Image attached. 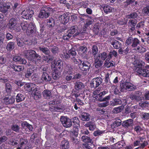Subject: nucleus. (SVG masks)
<instances>
[{
  "label": "nucleus",
  "instance_id": "obj_56",
  "mask_svg": "<svg viewBox=\"0 0 149 149\" xmlns=\"http://www.w3.org/2000/svg\"><path fill=\"white\" fill-rule=\"evenodd\" d=\"M143 12L145 15L149 16V6L144 7L143 10Z\"/></svg>",
  "mask_w": 149,
  "mask_h": 149
},
{
  "label": "nucleus",
  "instance_id": "obj_55",
  "mask_svg": "<svg viewBox=\"0 0 149 149\" xmlns=\"http://www.w3.org/2000/svg\"><path fill=\"white\" fill-rule=\"evenodd\" d=\"M105 131H101L100 130H97L94 132L93 134L94 136H96L101 135L102 134L104 133Z\"/></svg>",
  "mask_w": 149,
  "mask_h": 149
},
{
  "label": "nucleus",
  "instance_id": "obj_63",
  "mask_svg": "<svg viewBox=\"0 0 149 149\" xmlns=\"http://www.w3.org/2000/svg\"><path fill=\"white\" fill-rule=\"evenodd\" d=\"M139 106L143 108H146L149 106V103L147 101H145L142 103H139Z\"/></svg>",
  "mask_w": 149,
  "mask_h": 149
},
{
  "label": "nucleus",
  "instance_id": "obj_32",
  "mask_svg": "<svg viewBox=\"0 0 149 149\" xmlns=\"http://www.w3.org/2000/svg\"><path fill=\"white\" fill-rule=\"evenodd\" d=\"M122 102L121 99L118 98H115L110 102L112 106H115L121 104Z\"/></svg>",
  "mask_w": 149,
  "mask_h": 149
},
{
  "label": "nucleus",
  "instance_id": "obj_21",
  "mask_svg": "<svg viewBox=\"0 0 149 149\" xmlns=\"http://www.w3.org/2000/svg\"><path fill=\"white\" fill-rule=\"evenodd\" d=\"M114 77H113L111 75L109 74V73L106 74L105 76V83L108 85L111 86L112 84L111 81L113 80Z\"/></svg>",
  "mask_w": 149,
  "mask_h": 149
},
{
  "label": "nucleus",
  "instance_id": "obj_62",
  "mask_svg": "<svg viewBox=\"0 0 149 149\" xmlns=\"http://www.w3.org/2000/svg\"><path fill=\"white\" fill-rule=\"evenodd\" d=\"M22 125L23 127H27V128H28L30 130H32V127L31 125L29 124L26 122L22 123Z\"/></svg>",
  "mask_w": 149,
  "mask_h": 149
},
{
  "label": "nucleus",
  "instance_id": "obj_44",
  "mask_svg": "<svg viewBox=\"0 0 149 149\" xmlns=\"http://www.w3.org/2000/svg\"><path fill=\"white\" fill-rule=\"evenodd\" d=\"M138 11H137L136 12H133L130 14L127 15L126 16V18L128 19H134L137 18L138 15L137 12H138Z\"/></svg>",
  "mask_w": 149,
  "mask_h": 149
},
{
  "label": "nucleus",
  "instance_id": "obj_43",
  "mask_svg": "<svg viewBox=\"0 0 149 149\" xmlns=\"http://www.w3.org/2000/svg\"><path fill=\"white\" fill-rule=\"evenodd\" d=\"M29 25L30 24L26 22H24L21 24L22 29L24 31H25L27 30Z\"/></svg>",
  "mask_w": 149,
  "mask_h": 149
},
{
  "label": "nucleus",
  "instance_id": "obj_22",
  "mask_svg": "<svg viewBox=\"0 0 149 149\" xmlns=\"http://www.w3.org/2000/svg\"><path fill=\"white\" fill-rule=\"evenodd\" d=\"M121 125H122L121 120L119 118H117L115 119V120L111 124V126L112 129H114L117 127L120 126Z\"/></svg>",
  "mask_w": 149,
  "mask_h": 149
},
{
  "label": "nucleus",
  "instance_id": "obj_38",
  "mask_svg": "<svg viewBox=\"0 0 149 149\" xmlns=\"http://www.w3.org/2000/svg\"><path fill=\"white\" fill-rule=\"evenodd\" d=\"M42 94L44 97L46 99L49 97L51 96L52 93L50 91L45 90H44L42 92Z\"/></svg>",
  "mask_w": 149,
  "mask_h": 149
},
{
  "label": "nucleus",
  "instance_id": "obj_60",
  "mask_svg": "<svg viewBox=\"0 0 149 149\" xmlns=\"http://www.w3.org/2000/svg\"><path fill=\"white\" fill-rule=\"evenodd\" d=\"M11 128L13 131L16 132H18L20 129V128L19 126L16 124L12 125Z\"/></svg>",
  "mask_w": 149,
  "mask_h": 149
},
{
  "label": "nucleus",
  "instance_id": "obj_10",
  "mask_svg": "<svg viewBox=\"0 0 149 149\" xmlns=\"http://www.w3.org/2000/svg\"><path fill=\"white\" fill-rule=\"evenodd\" d=\"M33 14V11L31 9L24 10L22 13V17L24 19H29L32 17Z\"/></svg>",
  "mask_w": 149,
  "mask_h": 149
},
{
  "label": "nucleus",
  "instance_id": "obj_61",
  "mask_svg": "<svg viewBox=\"0 0 149 149\" xmlns=\"http://www.w3.org/2000/svg\"><path fill=\"white\" fill-rule=\"evenodd\" d=\"M6 89L8 93H10L12 90V88L10 84L9 83H6L5 84Z\"/></svg>",
  "mask_w": 149,
  "mask_h": 149
},
{
  "label": "nucleus",
  "instance_id": "obj_15",
  "mask_svg": "<svg viewBox=\"0 0 149 149\" xmlns=\"http://www.w3.org/2000/svg\"><path fill=\"white\" fill-rule=\"evenodd\" d=\"M70 17V16L69 14H64L59 17V19L61 23L65 24L69 21Z\"/></svg>",
  "mask_w": 149,
  "mask_h": 149
},
{
  "label": "nucleus",
  "instance_id": "obj_6",
  "mask_svg": "<svg viewBox=\"0 0 149 149\" xmlns=\"http://www.w3.org/2000/svg\"><path fill=\"white\" fill-rule=\"evenodd\" d=\"M52 9L49 7H45L43 9L41 10L38 15L40 18H47L50 15V12L52 11Z\"/></svg>",
  "mask_w": 149,
  "mask_h": 149
},
{
  "label": "nucleus",
  "instance_id": "obj_35",
  "mask_svg": "<svg viewBox=\"0 0 149 149\" xmlns=\"http://www.w3.org/2000/svg\"><path fill=\"white\" fill-rule=\"evenodd\" d=\"M111 43V45L115 49H118L121 47V43L118 41L116 40H113Z\"/></svg>",
  "mask_w": 149,
  "mask_h": 149
},
{
  "label": "nucleus",
  "instance_id": "obj_49",
  "mask_svg": "<svg viewBox=\"0 0 149 149\" xmlns=\"http://www.w3.org/2000/svg\"><path fill=\"white\" fill-rule=\"evenodd\" d=\"M77 29L78 27L77 26H73L71 27L68 31L69 33H70L72 35L75 32L77 31Z\"/></svg>",
  "mask_w": 149,
  "mask_h": 149
},
{
  "label": "nucleus",
  "instance_id": "obj_13",
  "mask_svg": "<svg viewBox=\"0 0 149 149\" xmlns=\"http://www.w3.org/2000/svg\"><path fill=\"white\" fill-rule=\"evenodd\" d=\"M17 24L16 19L14 18H11L7 24V26L8 28L11 30H14L16 27Z\"/></svg>",
  "mask_w": 149,
  "mask_h": 149
},
{
  "label": "nucleus",
  "instance_id": "obj_3",
  "mask_svg": "<svg viewBox=\"0 0 149 149\" xmlns=\"http://www.w3.org/2000/svg\"><path fill=\"white\" fill-rule=\"evenodd\" d=\"M80 63L78 64V66L80 69L83 71V74L85 75L89 71L91 67V64L86 61H83L81 60H79Z\"/></svg>",
  "mask_w": 149,
  "mask_h": 149
},
{
  "label": "nucleus",
  "instance_id": "obj_45",
  "mask_svg": "<svg viewBox=\"0 0 149 149\" xmlns=\"http://www.w3.org/2000/svg\"><path fill=\"white\" fill-rule=\"evenodd\" d=\"M108 55H107L105 52H103L101 53H100L98 54V57L99 58L102 60H104L106 58L108 57Z\"/></svg>",
  "mask_w": 149,
  "mask_h": 149
},
{
  "label": "nucleus",
  "instance_id": "obj_52",
  "mask_svg": "<svg viewBox=\"0 0 149 149\" xmlns=\"http://www.w3.org/2000/svg\"><path fill=\"white\" fill-rule=\"evenodd\" d=\"M33 72V70H32L31 67L29 68L25 74V77L27 78L30 77Z\"/></svg>",
  "mask_w": 149,
  "mask_h": 149
},
{
  "label": "nucleus",
  "instance_id": "obj_11",
  "mask_svg": "<svg viewBox=\"0 0 149 149\" xmlns=\"http://www.w3.org/2000/svg\"><path fill=\"white\" fill-rule=\"evenodd\" d=\"M148 144L147 142L145 141L144 139L141 137H139V141H137L134 142V146H139L136 149H139V148H143Z\"/></svg>",
  "mask_w": 149,
  "mask_h": 149
},
{
  "label": "nucleus",
  "instance_id": "obj_7",
  "mask_svg": "<svg viewBox=\"0 0 149 149\" xmlns=\"http://www.w3.org/2000/svg\"><path fill=\"white\" fill-rule=\"evenodd\" d=\"M60 120L63 125L65 127H70L72 125L71 120L66 116H62Z\"/></svg>",
  "mask_w": 149,
  "mask_h": 149
},
{
  "label": "nucleus",
  "instance_id": "obj_27",
  "mask_svg": "<svg viewBox=\"0 0 149 149\" xmlns=\"http://www.w3.org/2000/svg\"><path fill=\"white\" fill-rule=\"evenodd\" d=\"M47 20V27L49 28H52L54 26L55 24L54 20L53 18L51 17Z\"/></svg>",
  "mask_w": 149,
  "mask_h": 149
},
{
  "label": "nucleus",
  "instance_id": "obj_30",
  "mask_svg": "<svg viewBox=\"0 0 149 149\" xmlns=\"http://www.w3.org/2000/svg\"><path fill=\"white\" fill-rule=\"evenodd\" d=\"M3 100L6 104H11L13 103L15 101V98L12 97H5Z\"/></svg>",
  "mask_w": 149,
  "mask_h": 149
},
{
  "label": "nucleus",
  "instance_id": "obj_34",
  "mask_svg": "<svg viewBox=\"0 0 149 149\" xmlns=\"http://www.w3.org/2000/svg\"><path fill=\"white\" fill-rule=\"evenodd\" d=\"M52 70L53 71L52 72V76L53 79L54 80L57 79L60 76L61 72L58 70Z\"/></svg>",
  "mask_w": 149,
  "mask_h": 149
},
{
  "label": "nucleus",
  "instance_id": "obj_36",
  "mask_svg": "<svg viewBox=\"0 0 149 149\" xmlns=\"http://www.w3.org/2000/svg\"><path fill=\"white\" fill-rule=\"evenodd\" d=\"M62 149H68L69 148V143L67 140H64L61 143Z\"/></svg>",
  "mask_w": 149,
  "mask_h": 149
},
{
  "label": "nucleus",
  "instance_id": "obj_2",
  "mask_svg": "<svg viewBox=\"0 0 149 149\" xmlns=\"http://www.w3.org/2000/svg\"><path fill=\"white\" fill-rule=\"evenodd\" d=\"M24 54L26 58L30 61H33L36 58L38 61H40L42 58L40 55L37 54L35 51L31 49L25 51Z\"/></svg>",
  "mask_w": 149,
  "mask_h": 149
},
{
  "label": "nucleus",
  "instance_id": "obj_57",
  "mask_svg": "<svg viewBox=\"0 0 149 149\" xmlns=\"http://www.w3.org/2000/svg\"><path fill=\"white\" fill-rule=\"evenodd\" d=\"M144 25V22H140L137 24L136 28L138 30H142L141 29L143 27Z\"/></svg>",
  "mask_w": 149,
  "mask_h": 149
},
{
  "label": "nucleus",
  "instance_id": "obj_8",
  "mask_svg": "<svg viewBox=\"0 0 149 149\" xmlns=\"http://www.w3.org/2000/svg\"><path fill=\"white\" fill-rule=\"evenodd\" d=\"M63 63L60 60L55 62L51 65V69L52 70H59L61 71L63 68Z\"/></svg>",
  "mask_w": 149,
  "mask_h": 149
},
{
  "label": "nucleus",
  "instance_id": "obj_41",
  "mask_svg": "<svg viewBox=\"0 0 149 149\" xmlns=\"http://www.w3.org/2000/svg\"><path fill=\"white\" fill-rule=\"evenodd\" d=\"M103 9L104 13L107 14L109 13H111L112 10V9L110 6L105 5L103 8Z\"/></svg>",
  "mask_w": 149,
  "mask_h": 149
},
{
  "label": "nucleus",
  "instance_id": "obj_42",
  "mask_svg": "<svg viewBox=\"0 0 149 149\" xmlns=\"http://www.w3.org/2000/svg\"><path fill=\"white\" fill-rule=\"evenodd\" d=\"M84 87L83 84L81 82L78 81L75 83V88L76 89L79 90L82 89Z\"/></svg>",
  "mask_w": 149,
  "mask_h": 149
},
{
  "label": "nucleus",
  "instance_id": "obj_51",
  "mask_svg": "<svg viewBox=\"0 0 149 149\" xmlns=\"http://www.w3.org/2000/svg\"><path fill=\"white\" fill-rule=\"evenodd\" d=\"M72 35L70 33H69V32L67 31V32L65 33L63 36V39L64 40H68Z\"/></svg>",
  "mask_w": 149,
  "mask_h": 149
},
{
  "label": "nucleus",
  "instance_id": "obj_24",
  "mask_svg": "<svg viewBox=\"0 0 149 149\" xmlns=\"http://www.w3.org/2000/svg\"><path fill=\"white\" fill-rule=\"evenodd\" d=\"M81 139L82 141L86 143L93 144V142L92 141V139L86 135H83Z\"/></svg>",
  "mask_w": 149,
  "mask_h": 149
},
{
  "label": "nucleus",
  "instance_id": "obj_25",
  "mask_svg": "<svg viewBox=\"0 0 149 149\" xmlns=\"http://www.w3.org/2000/svg\"><path fill=\"white\" fill-rule=\"evenodd\" d=\"M85 126L86 127H89V129L91 131L94 130L96 128L95 124L94 123L90 121L85 124Z\"/></svg>",
  "mask_w": 149,
  "mask_h": 149
},
{
  "label": "nucleus",
  "instance_id": "obj_20",
  "mask_svg": "<svg viewBox=\"0 0 149 149\" xmlns=\"http://www.w3.org/2000/svg\"><path fill=\"white\" fill-rule=\"evenodd\" d=\"M24 87L26 90L29 92H32L33 90L36 87V85L32 83H27L24 85Z\"/></svg>",
  "mask_w": 149,
  "mask_h": 149
},
{
  "label": "nucleus",
  "instance_id": "obj_59",
  "mask_svg": "<svg viewBox=\"0 0 149 149\" xmlns=\"http://www.w3.org/2000/svg\"><path fill=\"white\" fill-rule=\"evenodd\" d=\"M137 49L138 52L141 54H143L147 51L146 49L142 47H137Z\"/></svg>",
  "mask_w": 149,
  "mask_h": 149
},
{
  "label": "nucleus",
  "instance_id": "obj_5",
  "mask_svg": "<svg viewBox=\"0 0 149 149\" xmlns=\"http://www.w3.org/2000/svg\"><path fill=\"white\" fill-rule=\"evenodd\" d=\"M52 76L45 72H43L41 78L37 81L38 84H43L44 82L52 83Z\"/></svg>",
  "mask_w": 149,
  "mask_h": 149
},
{
  "label": "nucleus",
  "instance_id": "obj_14",
  "mask_svg": "<svg viewBox=\"0 0 149 149\" xmlns=\"http://www.w3.org/2000/svg\"><path fill=\"white\" fill-rule=\"evenodd\" d=\"M102 79L100 77H97L94 79L91 83V88H96L102 83Z\"/></svg>",
  "mask_w": 149,
  "mask_h": 149
},
{
  "label": "nucleus",
  "instance_id": "obj_33",
  "mask_svg": "<svg viewBox=\"0 0 149 149\" xmlns=\"http://www.w3.org/2000/svg\"><path fill=\"white\" fill-rule=\"evenodd\" d=\"M49 47L53 55L58 54L59 49L58 47L54 45H50Z\"/></svg>",
  "mask_w": 149,
  "mask_h": 149
},
{
  "label": "nucleus",
  "instance_id": "obj_39",
  "mask_svg": "<svg viewBox=\"0 0 149 149\" xmlns=\"http://www.w3.org/2000/svg\"><path fill=\"white\" fill-rule=\"evenodd\" d=\"M72 122L74 127L78 128L80 127V121L77 118L74 117L73 118Z\"/></svg>",
  "mask_w": 149,
  "mask_h": 149
},
{
  "label": "nucleus",
  "instance_id": "obj_28",
  "mask_svg": "<svg viewBox=\"0 0 149 149\" xmlns=\"http://www.w3.org/2000/svg\"><path fill=\"white\" fill-rule=\"evenodd\" d=\"M39 49L41 52L43 53L45 55H49L50 53L49 49L47 47L41 46L39 47Z\"/></svg>",
  "mask_w": 149,
  "mask_h": 149
},
{
  "label": "nucleus",
  "instance_id": "obj_12",
  "mask_svg": "<svg viewBox=\"0 0 149 149\" xmlns=\"http://www.w3.org/2000/svg\"><path fill=\"white\" fill-rule=\"evenodd\" d=\"M11 3H4L0 6V10L2 13H6L11 10L10 6Z\"/></svg>",
  "mask_w": 149,
  "mask_h": 149
},
{
  "label": "nucleus",
  "instance_id": "obj_64",
  "mask_svg": "<svg viewBox=\"0 0 149 149\" xmlns=\"http://www.w3.org/2000/svg\"><path fill=\"white\" fill-rule=\"evenodd\" d=\"M79 59H77L75 56L74 57H71L70 58V61L72 63H74L75 65H77L79 64Z\"/></svg>",
  "mask_w": 149,
  "mask_h": 149
},
{
  "label": "nucleus",
  "instance_id": "obj_53",
  "mask_svg": "<svg viewBox=\"0 0 149 149\" xmlns=\"http://www.w3.org/2000/svg\"><path fill=\"white\" fill-rule=\"evenodd\" d=\"M124 107L120 106L118 107L115 108L113 110V112L115 113H117L122 111Z\"/></svg>",
  "mask_w": 149,
  "mask_h": 149
},
{
  "label": "nucleus",
  "instance_id": "obj_31",
  "mask_svg": "<svg viewBox=\"0 0 149 149\" xmlns=\"http://www.w3.org/2000/svg\"><path fill=\"white\" fill-rule=\"evenodd\" d=\"M15 43L14 42H10L7 45L6 49L7 51H10L13 50L15 48Z\"/></svg>",
  "mask_w": 149,
  "mask_h": 149
},
{
  "label": "nucleus",
  "instance_id": "obj_18",
  "mask_svg": "<svg viewBox=\"0 0 149 149\" xmlns=\"http://www.w3.org/2000/svg\"><path fill=\"white\" fill-rule=\"evenodd\" d=\"M133 120L130 119L123 121L122 123V126L125 128H129L133 125Z\"/></svg>",
  "mask_w": 149,
  "mask_h": 149
},
{
  "label": "nucleus",
  "instance_id": "obj_47",
  "mask_svg": "<svg viewBox=\"0 0 149 149\" xmlns=\"http://www.w3.org/2000/svg\"><path fill=\"white\" fill-rule=\"evenodd\" d=\"M117 52L115 50L111 51L108 55L107 59H110L112 58L113 56L116 57L117 56Z\"/></svg>",
  "mask_w": 149,
  "mask_h": 149
},
{
  "label": "nucleus",
  "instance_id": "obj_19",
  "mask_svg": "<svg viewBox=\"0 0 149 149\" xmlns=\"http://www.w3.org/2000/svg\"><path fill=\"white\" fill-rule=\"evenodd\" d=\"M13 60L15 62H18L20 63L25 64L26 63V60L22 58L20 56L17 54L14 56L13 58Z\"/></svg>",
  "mask_w": 149,
  "mask_h": 149
},
{
  "label": "nucleus",
  "instance_id": "obj_40",
  "mask_svg": "<svg viewBox=\"0 0 149 149\" xmlns=\"http://www.w3.org/2000/svg\"><path fill=\"white\" fill-rule=\"evenodd\" d=\"M89 143H85L83 144L82 147L84 149H93V147H94L95 146V144Z\"/></svg>",
  "mask_w": 149,
  "mask_h": 149
},
{
  "label": "nucleus",
  "instance_id": "obj_4",
  "mask_svg": "<svg viewBox=\"0 0 149 149\" xmlns=\"http://www.w3.org/2000/svg\"><path fill=\"white\" fill-rule=\"evenodd\" d=\"M120 88V91L121 92L124 91L125 90L133 91L136 90L137 87L130 82L125 81L121 84Z\"/></svg>",
  "mask_w": 149,
  "mask_h": 149
},
{
  "label": "nucleus",
  "instance_id": "obj_17",
  "mask_svg": "<svg viewBox=\"0 0 149 149\" xmlns=\"http://www.w3.org/2000/svg\"><path fill=\"white\" fill-rule=\"evenodd\" d=\"M32 93L34 96V99L36 100H38L41 97V92L40 91L39 89L36 87L33 90L32 92Z\"/></svg>",
  "mask_w": 149,
  "mask_h": 149
},
{
  "label": "nucleus",
  "instance_id": "obj_46",
  "mask_svg": "<svg viewBox=\"0 0 149 149\" xmlns=\"http://www.w3.org/2000/svg\"><path fill=\"white\" fill-rule=\"evenodd\" d=\"M98 51V47L96 45H94L93 46L92 49V54L94 57L97 54Z\"/></svg>",
  "mask_w": 149,
  "mask_h": 149
},
{
  "label": "nucleus",
  "instance_id": "obj_1",
  "mask_svg": "<svg viewBox=\"0 0 149 149\" xmlns=\"http://www.w3.org/2000/svg\"><path fill=\"white\" fill-rule=\"evenodd\" d=\"M145 63L142 61L139 62L135 67L136 74L145 77H149V70L144 68Z\"/></svg>",
  "mask_w": 149,
  "mask_h": 149
},
{
  "label": "nucleus",
  "instance_id": "obj_26",
  "mask_svg": "<svg viewBox=\"0 0 149 149\" xmlns=\"http://www.w3.org/2000/svg\"><path fill=\"white\" fill-rule=\"evenodd\" d=\"M80 117L83 121H88L90 119V115L88 113L83 112L81 114Z\"/></svg>",
  "mask_w": 149,
  "mask_h": 149
},
{
  "label": "nucleus",
  "instance_id": "obj_23",
  "mask_svg": "<svg viewBox=\"0 0 149 149\" xmlns=\"http://www.w3.org/2000/svg\"><path fill=\"white\" fill-rule=\"evenodd\" d=\"M94 59V65L95 67L96 68H98L102 66L103 63V61H102L100 60L98 57L95 58Z\"/></svg>",
  "mask_w": 149,
  "mask_h": 149
},
{
  "label": "nucleus",
  "instance_id": "obj_54",
  "mask_svg": "<svg viewBox=\"0 0 149 149\" xmlns=\"http://www.w3.org/2000/svg\"><path fill=\"white\" fill-rule=\"evenodd\" d=\"M68 52L70 56L74 57L76 56L77 53L75 51V50L74 48H72L70 49L68 51Z\"/></svg>",
  "mask_w": 149,
  "mask_h": 149
},
{
  "label": "nucleus",
  "instance_id": "obj_48",
  "mask_svg": "<svg viewBox=\"0 0 149 149\" xmlns=\"http://www.w3.org/2000/svg\"><path fill=\"white\" fill-rule=\"evenodd\" d=\"M140 41L136 38H134L133 39L132 44L131 45L133 47H135L140 44Z\"/></svg>",
  "mask_w": 149,
  "mask_h": 149
},
{
  "label": "nucleus",
  "instance_id": "obj_29",
  "mask_svg": "<svg viewBox=\"0 0 149 149\" xmlns=\"http://www.w3.org/2000/svg\"><path fill=\"white\" fill-rule=\"evenodd\" d=\"M72 66L70 64H68L66 65L65 69V71L66 73L69 74H72L73 68Z\"/></svg>",
  "mask_w": 149,
  "mask_h": 149
},
{
  "label": "nucleus",
  "instance_id": "obj_50",
  "mask_svg": "<svg viewBox=\"0 0 149 149\" xmlns=\"http://www.w3.org/2000/svg\"><path fill=\"white\" fill-rule=\"evenodd\" d=\"M141 118L143 120L149 119V113L142 112L141 114Z\"/></svg>",
  "mask_w": 149,
  "mask_h": 149
},
{
  "label": "nucleus",
  "instance_id": "obj_9",
  "mask_svg": "<svg viewBox=\"0 0 149 149\" xmlns=\"http://www.w3.org/2000/svg\"><path fill=\"white\" fill-rule=\"evenodd\" d=\"M141 95V93L140 91H136L134 93H131L129 97L131 100L139 102L142 100Z\"/></svg>",
  "mask_w": 149,
  "mask_h": 149
},
{
  "label": "nucleus",
  "instance_id": "obj_37",
  "mask_svg": "<svg viewBox=\"0 0 149 149\" xmlns=\"http://www.w3.org/2000/svg\"><path fill=\"white\" fill-rule=\"evenodd\" d=\"M25 98L24 95L21 93H18L16 97V101L17 102H19L24 100Z\"/></svg>",
  "mask_w": 149,
  "mask_h": 149
},
{
  "label": "nucleus",
  "instance_id": "obj_58",
  "mask_svg": "<svg viewBox=\"0 0 149 149\" xmlns=\"http://www.w3.org/2000/svg\"><path fill=\"white\" fill-rule=\"evenodd\" d=\"M79 50L83 54H86L87 51V49L86 47L84 46H80L79 48Z\"/></svg>",
  "mask_w": 149,
  "mask_h": 149
},
{
  "label": "nucleus",
  "instance_id": "obj_16",
  "mask_svg": "<svg viewBox=\"0 0 149 149\" xmlns=\"http://www.w3.org/2000/svg\"><path fill=\"white\" fill-rule=\"evenodd\" d=\"M36 29V26L34 24L30 23L29 26L25 32L27 35L29 36L35 32Z\"/></svg>",
  "mask_w": 149,
  "mask_h": 149
}]
</instances>
